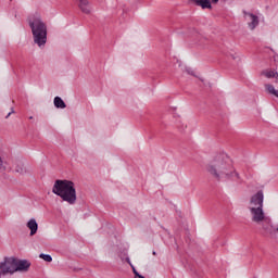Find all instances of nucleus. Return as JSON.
<instances>
[{
    "instance_id": "5701e85b",
    "label": "nucleus",
    "mask_w": 278,
    "mask_h": 278,
    "mask_svg": "<svg viewBox=\"0 0 278 278\" xmlns=\"http://www.w3.org/2000/svg\"><path fill=\"white\" fill-rule=\"evenodd\" d=\"M152 255H157V252L153 251V252H152Z\"/></svg>"
},
{
    "instance_id": "9d476101",
    "label": "nucleus",
    "mask_w": 278,
    "mask_h": 278,
    "mask_svg": "<svg viewBox=\"0 0 278 278\" xmlns=\"http://www.w3.org/2000/svg\"><path fill=\"white\" fill-rule=\"evenodd\" d=\"M26 227L30 230V236H36L38 233V222L31 218L27 222Z\"/></svg>"
},
{
    "instance_id": "1a4fd4ad",
    "label": "nucleus",
    "mask_w": 278,
    "mask_h": 278,
    "mask_svg": "<svg viewBox=\"0 0 278 278\" xmlns=\"http://www.w3.org/2000/svg\"><path fill=\"white\" fill-rule=\"evenodd\" d=\"M195 5L202 8V10H212V3H218V0H190Z\"/></svg>"
},
{
    "instance_id": "4468645a",
    "label": "nucleus",
    "mask_w": 278,
    "mask_h": 278,
    "mask_svg": "<svg viewBox=\"0 0 278 278\" xmlns=\"http://www.w3.org/2000/svg\"><path fill=\"white\" fill-rule=\"evenodd\" d=\"M263 75H265L267 79H273V77H276V79L278 78V73L274 71L263 72Z\"/></svg>"
},
{
    "instance_id": "4be33fe9",
    "label": "nucleus",
    "mask_w": 278,
    "mask_h": 278,
    "mask_svg": "<svg viewBox=\"0 0 278 278\" xmlns=\"http://www.w3.org/2000/svg\"><path fill=\"white\" fill-rule=\"evenodd\" d=\"M136 278H146V277L139 274V276H137Z\"/></svg>"
},
{
    "instance_id": "f3484780",
    "label": "nucleus",
    "mask_w": 278,
    "mask_h": 278,
    "mask_svg": "<svg viewBox=\"0 0 278 278\" xmlns=\"http://www.w3.org/2000/svg\"><path fill=\"white\" fill-rule=\"evenodd\" d=\"M130 267L132 268V273L135 275V278L140 277V273H138V270H136V267L134 266V264H130Z\"/></svg>"
},
{
    "instance_id": "6e6552de",
    "label": "nucleus",
    "mask_w": 278,
    "mask_h": 278,
    "mask_svg": "<svg viewBox=\"0 0 278 278\" xmlns=\"http://www.w3.org/2000/svg\"><path fill=\"white\" fill-rule=\"evenodd\" d=\"M31 263L27 260L16 258L15 273H27L29 270Z\"/></svg>"
},
{
    "instance_id": "f8f14e48",
    "label": "nucleus",
    "mask_w": 278,
    "mask_h": 278,
    "mask_svg": "<svg viewBox=\"0 0 278 278\" xmlns=\"http://www.w3.org/2000/svg\"><path fill=\"white\" fill-rule=\"evenodd\" d=\"M54 106L58 110H64L66 108V102H64V100H62L60 97H55L54 98Z\"/></svg>"
},
{
    "instance_id": "ddd939ff",
    "label": "nucleus",
    "mask_w": 278,
    "mask_h": 278,
    "mask_svg": "<svg viewBox=\"0 0 278 278\" xmlns=\"http://www.w3.org/2000/svg\"><path fill=\"white\" fill-rule=\"evenodd\" d=\"M265 90H267L269 94H274V97H277L278 99V90L275 89V86L267 84L265 85Z\"/></svg>"
},
{
    "instance_id": "9b49d317",
    "label": "nucleus",
    "mask_w": 278,
    "mask_h": 278,
    "mask_svg": "<svg viewBox=\"0 0 278 278\" xmlns=\"http://www.w3.org/2000/svg\"><path fill=\"white\" fill-rule=\"evenodd\" d=\"M78 8L84 14H90V2L88 0H78Z\"/></svg>"
},
{
    "instance_id": "423d86ee",
    "label": "nucleus",
    "mask_w": 278,
    "mask_h": 278,
    "mask_svg": "<svg viewBox=\"0 0 278 278\" xmlns=\"http://www.w3.org/2000/svg\"><path fill=\"white\" fill-rule=\"evenodd\" d=\"M243 16L245 21H248L249 29H251V31H254V29L257 28L260 25V16L248 11H243Z\"/></svg>"
},
{
    "instance_id": "7ed1b4c3",
    "label": "nucleus",
    "mask_w": 278,
    "mask_h": 278,
    "mask_svg": "<svg viewBox=\"0 0 278 278\" xmlns=\"http://www.w3.org/2000/svg\"><path fill=\"white\" fill-rule=\"evenodd\" d=\"M28 25L31 29L33 40L40 49L47 45V24L42 18L33 16L28 18Z\"/></svg>"
},
{
    "instance_id": "aec40b11",
    "label": "nucleus",
    "mask_w": 278,
    "mask_h": 278,
    "mask_svg": "<svg viewBox=\"0 0 278 278\" xmlns=\"http://www.w3.org/2000/svg\"><path fill=\"white\" fill-rule=\"evenodd\" d=\"M126 262L129 264V266H131V260L129 257H126Z\"/></svg>"
},
{
    "instance_id": "a211bd4d",
    "label": "nucleus",
    "mask_w": 278,
    "mask_h": 278,
    "mask_svg": "<svg viewBox=\"0 0 278 278\" xmlns=\"http://www.w3.org/2000/svg\"><path fill=\"white\" fill-rule=\"evenodd\" d=\"M0 170H5V166H3V159L0 156Z\"/></svg>"
},
{
    "instance_id": "412c9836",
    "label": "nucleus",
    "mask_w": 278,
    "mask_h": 278,
    "mask_svg": "<svg viewBox=\"0 0 278 278\" xmlns=\"http://www.w3.org/2000/svg\"><path fill=\"white\" fill-rule=\"evenodd\" d=\"M12 113H14V111L8 113V115L5 116V118H10V115H11Z\"/></svg>"
},
{
    "instance_id": "2eb2a0df",
    "label": "nucleus",
    "mask_w": 278,
    "mask_h": 278,
    "mask_svg": "<svg viewBox=\"0 0 278 278\" xmlns=\"http://www.w3.org/2000/svg\"><path fill=\"white\" fill-rule=\"evenodd\" d=\"M40 260H43L45 262H53V257L50 254L41 253L39 254Z\"/></svg>"
},
{
    "instance_id": "f03ea898",
    "label": "nucleus",
    "mask_w": 278,
    "mask_h": 278,
    "mask_svg": "<svg viewBox=\"0 0 278 278\" xmlns=\"http://www.w3.org/2000/svg\"><path fill=\"white\" fill-rule=\"evenodd\" d=\"M52 192L70 205H75V203H77V189H75V182L72 180H55L52 187Z\"/></svg>"
},
{
    "instance_id": "6ab92c4d",
    "label": "nucleus",
    "mask_w": 278,
    "mask_h": 278,
    "mask_svg": "<svg viewBox=\"0 0 278 278\" xmlns=\"http://www.w3.org/2000/svg\"><path fill=\"white\" fill-rule=\"evenodd\" d=\"M188 75H194V72L191 68H187Z\"/></svg>"
},
{
    "instance_id": "dca6fc26",
    "label": "nucleus",
    "mask_w": 278,
    "mask_h": 278,
    "mask_svg": "<svg viewBox=\"0 0 278 278\" xmlns=\"http://www.w3.org/2000/svg\"><path fill=\"white\" fill-rule=\"evenodd\" d=\"M15 173H20V175H25L27 173V169L23 165H17L15 167Z\"/></svg>"
},
{
    "instance_id": "b1692460",
    "label": "nucleus",
    "mask_w": 278,
    "mask_h": 278,
    "mask_svg": "<svg viewBox=\"0 0 278 278\" xmlns=\"http://www.w3.org/2000/svg\"><path fill=\"white\" fill-rule=\"evenodd\" d=\"M33 118H34V116H30V117H29V121H31Z\"/></svg>"
},
{
    "instance_id": "0eeeda50",
    "label": "nucleus",
    "mask_w": 278,
    "mask_h": 278,
    "mask_svg": "<svg viewBox=\"0 0 278 278\" xmlns=\"http://www.w3.org/2000/svg\"><path fill=\"white\" fill-rule=\"evenodd\" d=\"M249 207H264V191L260 190L251 197Z\"/></svg>"
},
{
    "instance_id": "39448f33",
    "label": "nucleus",
    "mask_w": 278,
    "mask_h": 278,
    "mask_svg": "<svg viewBox=\"0 0 278 278\" xmlns=\"http://www.w3.org/2000/svg\"><path fill=\"white\" fill-rule=\"evenodd\" d=\"M16 273V257H4L0 263V275H14Z\"/></svg>"
},
{
    "instance_id": "20e7f679",
    "label": "nucleus",
    "mask_w": 278,
    "mask_h": 278,
    "mask_svg": "<svg viewBox=\"0 0 278 278\" xmlns=\"http://www.w3.org/2000/svg\"><path fill=\"white\" fill-rule=\"evenodd\" d=\"M248 210L252 216V223L262 225V229L265 233H268V236H275V230H273V219L266 216L264 207H249Z\"/></svg>"
},
{
    "instance_id": "f257e3e1",
    "label": "nucleus",
    "mask_w": 278,
    "mask_h": 278,
    "mask_svg": "<svg viewBox=\"0 0 278 278\" xmlns=\"http://www.w3.org/2000/svg\"><path fill=\"white\" fill-rule=\"evenodd\" d=\"M206 170L211 177H214L217 181H229L237 177L240 179V174L233 169V165L229 160V156L225 154L216 155L207 165Z\"/></svg>"
}]
</instances>
